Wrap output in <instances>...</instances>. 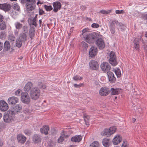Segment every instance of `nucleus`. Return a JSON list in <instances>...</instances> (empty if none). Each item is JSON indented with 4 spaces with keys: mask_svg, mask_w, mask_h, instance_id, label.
<instances>
[{
    "mask_svg": "<svg viewBox=\"0 0 147 147\" xmlns=\"http://www.w3.org/2000/svg\"><path fill=\"white\" fill-rule=\"evenodd\" d=\"M21 1L26 3L27 11L29 13L34 9L36 3L35 0H21Z\"/></svg>",
    "mask_w": 147,
    "mask_h": 147,
    "instance_id": "obj_1",
    "label": "nucleus"
},
{
    "mask_svg": "<svg viewBox=\"0 0 147 147\" xmlns=\"http://www.w3.org/2000/svg\"><path fill=\"white\" fill-rule=\"evenodd\" d=\"M96 34L95 33L91 34L85 33L83 35L84 38L85 40L88 43L92 42L96 38Z\"/></svg>",
    "mask_w": 147,
    "mask_h": 147,
    "instance_id": "obj_2",
    "label": "nucleus"
},
{
    "mask_svg": "<svg viewBox=\"0 0 147 147\" xmlns=\"http://www.w3.org/2000/svg\"><path fill=\"white\" fill-rule=\"evenodd\" d=\"M14 115L11 111H8L6 113L4 114L3 119L4 121L6 123H9L13 120Z\"/></svg>",
    "mask_w": 147,
    "mask_h": 147,
    "instance_id": "obj_3",
    "label": "nucleus"
},
{
    "mask_svg": "<svg viewBox=\"0 0 147 147\" xmlns=\"http://www.w3.org/2000/svg\"><path fill=\"white\" fill-rule=\"evenodd\" d=\"M109 61L110 63L113 66H115L117 64V61L116 56L115 53L113 51H111L109 55Z\"/></svg>",
    "mask_w": 147,
    "mask_h": 147,
    "instance_id": "obj_4",
    "label": "nucleus"
},
{
    "mask_svg": "<svg viewBox=\"0 0 147 147\" xmlns=\"http://www.w3.org/2000/svg\"><path fill=\"white\" fill-rule=\"evenodd\" d=\"M21 100L24 103L28 104L30 102V99L27 92H22Z\"/></svg>",
    "mask_w": 147,
    "mask_h": 147,
    "instance_id": "obj_5",
    "label": "nucleus"
},
{
    "mask_svg": "<svg viewBox=\"0 0 147 147\" xmlns=\"http://www.w3.org/2000/svg\"><path fill=\"white\" fill-rule=\"evenodd\" d=\"M102 70L105 72H109L111 69V67L109 63L107 62H103L100 65Z\"/></svg>",
    "mask_w": 147,
    "mask_h": 147,
    "instance_id": "obj_6",
    "label": "nucleus"
},
{
    "mask_svg": "<svg viewBox=\"0 0 147 147\" xmlns=\"http://www.w3.org/2000/svg\"><path fill=\"white\" fill-rule=\"evenodd\" d=\"M38 86L33 88L31 92H38L40 91L39 89H45L46 88V85L42 82H39L37 84Z\"/></svg>",
    "mask_w": 147,
    "mask_h": 147,
    "instance_id": "obj_7",
    "label": "nucleus"
},
{
    "mask_svg": "<svg viewBox=\"0 0 147 147\" xmlns=\"http://www.w3.org/2000/svg\"><path fill=\"white\" fill-rule=\"evenodd\" d=\"M89 65L90 69L97 70L99 68V65L97 61L95 60L90 61L89 63Z\"/></svg>",
    "mask_w": 147,
    "mask_h": 147,
    "instance_id": "obj_8",
    "label": "nucleus"
},
{
    "mask_svg": "<svg viewBox=\"0 0 147 147\" xmlns=\"http://www.w3.org/2000/svg\"><path fill=\"white\" fill-rule=\"evenodd\" d=\"M96 45L100 49H103L105 46V43L103 40L101 38L98 39L96 41Z\"/></svg>",
    "mask_w": 147,
    "mask_h": 147,
    "instance_id": "obj_9",
    "label": "nucleus"
},
{
    "mask_svg": "<svg viewBox=\"0 0 147 147\" xmlns=\"http://www.w3.org/2000/svg\"><path fill=\"white\" fill-rule=\"evenodd\" d=\"M8 104L4 100L0 101V109L3 111H6L8 109Z\"/></svg>",
    "mask_w": 147,
    "mask_h": 147,
    "instance_id": "obj_10",
    "label": "nucleus"
},
{
    "mask_svg": "<svg viewBox=\"0 0 147 147\" xmlns=\"http://www.w3.org/2000/svg\"><path fill=\"white\" fill-rule=\"evenodd\" d=\"M19 99L16 97L12 96L9 98L7 102L9 105H14L18 103Z\"/></svg>",
    "mask_w": 147,
    "mask_h": 147,
    "instance_id": "obj_11",
    "label": "nucleus"
},
{
    "mask_svg": "<svg viewBox=\"0 0 147 147\" xmlns=\"http://www.w3.org/2000/svg\"><path fill=\"white\" fill-rule=\"evenodd\" d=\"M22 109V107L21 105L18 104L13 108L12 111H11V112H12V114L14 115L20 112L21 111Z\"/></svg>",
    "mask_w": 147,
    "mask_h": 147,
    "instance_id": "obj_12",
    "label": "nucleus"
},
{
    "mask_svg": "<svg viewBox=\"0 0 147 147\" xmlns=\"http://www.w3.org/2000/svg\"><path fill=\"white\" fill-rule=\"evenodd\" d=\"M97 53V48L94 46H92L90 48L89 52V55L90 57H93L96 55Z\"/></svg>",
    "mask_w": 147,
    "mask_h": 147,
    "instance_id": "obj_13",
    "label": "nucleus"
},
{
    "mask_svg": "<svg viewBox=\"0 0 147 147\" xmlns=\"http://www.w3.org/2000/svg\"><path fill=\"white\" fill-rule=\"evenodd\" d=\"M11 9L10 5L7 3L0 4V9H2L5 12L9 11Z\"/></svg>",
    "mask_w": 147,
    "mask_h": 147,
    "instance_id": "obj_14",
    "label": "nucleus"
},
{
    "mask_svg": "<svg viewBox=\"0 0 147 147\" xmlns=\"http://www.w3.org/2000/svg\"><path fill=\"white\" fill-rule=\"evenodd\" d=\"M53 5L54 7L53 11L55 12H57L58 10H59L61 6V3L58 1L53 3Z\"/></svg>",
    "mask_w": 147,
    "mask_h": 147,
    "instance_id": "obj_15",
    "label": "nucleus"
},
{
    "mask_svg": "<svg viewBox=\"0 0 147 147\" xmlns=\"http://www.w3.org/2000/svg\"><path fill=\"white\" fill-rule=\"evenodd\" d=\"M107 75L110 82L111 83H114L116 81V78L113 74L111 71H109L108 72Z\"/></svg>",
    "mask_w": 147,
    "mask_h": 147,
    "instance_id": "obj_16",
    "label": "nucleus"
},
{
    "mask_svg": "<svg viewBox=\"0 0 147 147\" xmlns=\"http://www.w3.org/2000/svg\"><path fill=\"white\" fill-rule=\"evenodd\" d=\"M122 140L121 137L119 135H117L113 139V142L114 144L117 145Z\"/></svg>",
    "mask_w": 147,
    "mask_h": 147,
    "instance_id": "obj_17",
    "label": "nucleus"
},
{
    "mask_svg": "<svg viewBox=\"0 0 147 147\" xmlns=\"http://www.w3.org/2000/svg\"><path fill=\"white\" fill-rule=\"evenodd\" d=\"M49 130V127L47 125H45L40 128V131L41 133L44 134L45 135H47L48 134V131Z\"/></svg>",
    "mask_w": 147,
    "mask_h": 147,
    "instance_id": "obj_18",
    "label": "nucleus"
},
{
    "mask_svg": "<svg viewBox=\"0 0 147 147\" xmlns=\"http://www.w3.org/2000/svg\"><path fill=\"white\" fill-rule=\"evenodd\" d=\"M30 95L32 99L35 100L39 98L40 93V92H30Z\"/></svg>",
    "mask_w": 147,
    "mask_h": 147,
    "instance_id": "obj_19",
    "label": "nucleus"
},
{
    "mask_svg": "<svg viewBox=\"0 0 147 147\" xmlns=\"http://www.w3.org/2000/svg\"><path fill=\"white\" fill-rule=\"evenodd\" d=\"M33 86L32 83L30 82H28L26 84L24 88V90L25 91L28 92L31 90V87Z\"/></svg>",
    "mask_w": 147,
    "mask_h": 147,
    "instance_id": "obj_20",
    "label": "nucleus"
},
{
    "mask_svg": "<svg viewBox=\"0 0 147 147\" xmlns=\"http://www.w3.org/2000/svg\"><path fill=\"white\" fill-rule=\"evenodd\" d=\"M17 139L18 142L23 144L26 140V138L22 135H18L17 136Z\"/></svg>",
    "mask_w": 147,
    "mask_h": 147,
    "instance_id": "obj_21",
    "label": "nucleus"
},
{
    "mask_svg": "<svg viewBox=\"0 0 147 147\" xmlns=\"http://www.w3.org/2000/svg\"><path fill=\"white\" fill-rule=\"evenodd\" d=\"M82 139V136L80 135H79L72 137L71 139V140L73 142H79L81 141Z\"/></svg>",
    "mask_w": 147,
    "mask_h": 147,
    "instance_id": "obj_22",
    "label": "nucleus"
},
{
    "mask_svg": "<svg viewBox=\"0 0 147 147\" xmlns=\"http://www.w3.org/2000/svg\"><path fill=\"white\" fill-rule=\"evenodd\" d=\"M41 138L40 135L36 134L33 137V141L36 143H38L41 142Z\"/></svg>",
    "mask_w": 147,
    "mask_h": 147,
    "instance_id": "obj_23",
    "label": "nucleus"
},
{
    "mask_svg": "<svg viewBox=\"0 0 147 147\" xmlns=\"http://www.w3.org/2000/svg\"><path fill=\"white\" fill-rule=\"evenodd\" d=\"M109 140V139L107 138H106L103 139L102 143L104 146L106 147H108L110 145Z\"/></svg>",
    "mask_w": 147,
    "mask_h": 147,
    "instance_id": "obj_24",
    "label": "nucleus"
},
{
    "mask_svg": "<svg viewBox=\"0 0 147 147\" xmlns=\"http://www.w3.org/2000/svg\"><path fill=\"white\" fill-rule=\"evenodd\" d=\"M101 134L102 136L105 135L107 136H109L111 135L109 129H105L102 132Z\"/></svg>",
    "mask_w": 147,
    "mask_h": 147,
    "instance_id": "obj_25",
    "label": "nucleus"
},
{
    "mask_svg": "<svg viewBox=\"0 0 147 147\" xmlns=\"http://www.w3.org/2000/svg\"><path fill=\"white\" fill-rule=\"evenodd\" d=\"M35 29L34 28L31 27L30 30L29 35L31 39H32L33 38L34 36Z\"/></svg>",
    "mask_w": 147,
    "mask_h": 147,
    "instance_id": "obj_26",
    "label": "nucleus"
},
{
    "mask_svg": "<svg viewBox=\"0 0 147 147\" xmlns=\"http://www.w3.org/2000/svg\"><path fill=\"white\" fill-rule=\"evenodd\" d=\"M19 39L23 42H24L26 40V34L22 33L20 34Z\"/></svg>",
    "mask_w": 147,
    "mask_h": 147,
    "instance_id": "obj_27",
    "label": "nucleus"
},
{
    "mask_svg": "<svg viewBox=\"0 0 147 147\" xmlns=\"http://www.w3.org/2000/svg\"><path fill=\"white\" fill-rule=\"evenodd\" d=\"M133 46L136 50L139 49L140 48L139 42L136 40V39H135L134 41Z\"/></svg>",
    "mask_w": 147,
    "mask_h": 147,
    "instance_id": "obj_28",
    "label": "nucleus"
},
{
    "mask_svg": "<svg viewBox=\"0 0 147 147\" xmlns=\"http://www.w3.org/2000/svg\"><path fill=\"white\" fill-rule=\"evenodd\" d=\"M10 47V45L8 41L5 42L4 43V50L6 51H7L9 50Z\"/></svg>",
    "mask_w": 147,
    "mask_h": 147,
    "instance_id": "obj_29",
    "label": "nucleus"
},
{
    "mask_svg": "<svg viewBox=\"0 0 147 147\" xmlns=\"http://www.w3.org/2000/svg\"><path fill=\"white\" fill-rule=\"evenodd\" d=\"M99 144L97 141H94L90 146V147H99Z\"/></svg>",
    "mask_w": 147,
    "mask_h": 147,
    "instance_id": "obj_30",
    "label": "nucleus"
},
{
    "mask_svg": "<svg viewBox=\"0 0 147 147\" xmlns=\"http://www.w3.org/2000/svg\"><path fill=\"white\" fill-rule=\"evenodd\" d=\"M115 72L117 78H120L121 76V71L119 69H117L115 70Z\"/></svg>",
    "mask_w": 147,
    "mask_h": 147,
    "instance_id": "obj_31",
    "label": "nucleus"
},
{
    "mask_svg": "<svg viewBox=\"0 0 147 147\" xmlns=\"http://www.w3.org/2000/svg\"><path fill=\"white\" fill-rule=\"evenodd\" d=\"M84 120L86 123V125H89L88 121L89 120L90 117L88 115H84Z\"/></svg>",
    "mask_w": 147,
    "mask_h": 147,
    "instance_id": "obj_32",
    "label": "nucleus"
},
{
    "mask_svg": "<svg viewBox=\"0 0 147 147\" xmlns=\"http://www.w3.org/2000/svg\"><path fill=\"white\" fill-rule=\"evenodd\" d=\"M111 91L112 92H121L123 91V89L119 88H112L111 89Z\"/></svg>",
    "mask_w": 147,
    "mask_h": 147,
    "instance_id": "obj_33",
    "label": "nucleus"
},
{
    "mask_svg": "<svg viewBox=\"0 0 147 147\" xmlns=\"http://www.w3.org/2000/svg\"><path fill=\"white\" fill-rule=\"evenodd\" d=\"M65 135L64 133H62L61 135L58 139L59 143H61L63 142L64 139Z\"/></svg>",
    "mask_w": 147,
    "mask_h": 147,
    "instance_id": "obj_34",
    "label": "nucleus"
},
{
    "mask_svg": "<svg viewBox=\"0 0 147 147\" xmlns=\"http://www.w3.org/2000/svg\"><path fill=\"white\" fill-rule=\"evenodd\" d=\"M16 28L17 29H20L22 27V25L19 22H16L15 24Z\"/></svg>",
    "mask_w": 147,
    "mask_h": 147,
    "instance_id": "obj_35",
    "label": "nucleus"
},
{
    "mask_svg": "<svg viewBox=\"0 0 147 147\" xmlns=\"http://www.w3.org/2000/svg\"><path fill=\"white\" fill-rule=\"evenodd\" d=\"M73 79L74 80L77 81L82 80L83 79V78L80 76L76 75L73 77Z\"/></svg>",
    "mask_w": 147,
    "mask_h": 147,
    "instance_id": "obj_36",
    "label": "nucleus"
},
{
    "mask_svg": "<svg viewBox=\"0 0 147 147\" xmlns=\"http://www.w3.org/2000/svg\"><path fill=\"white\" fill-rule=\"evenodd\" d=\"M6 36L5 32L4 31H2L0 33V38L3 39H4Z\"/></svg>",
    "mask_w": 147,
    "mask_h": 147,
    "instance_id": "obj_37",
    "label": "nucleus"
},
{
    "mask_svg": "<svg viewBox=\"0 0 147 147\" xmlns=\"http://www.w3.org/2000/svg\"><path fill=\"white\" fill-rule=\"evenodd\" d=\"M6 26L5 22H3L0 23V29L3 30L6 28Z\"/></svg>",
    "mask_w": 147,
    "mask_h": 147,
    "instance_id": "obj_38",
    "label": "nucleus"
},
{
    "mask_svg": "<svg viewBox=\"0 0 147 147\" xmlns=\"http://www.w3.org/2000/svg\"><path fill=\"white\" fill-rule=\"evenodd\" d=\"M109 88L106 87H104L101 88L99 92H109Z\"/></svg>",
    "mask_w": 147,
    "mask_h": 147,
    "instance_id": "obj_39",
    "label": "nucleus"
},
{
    "mask_svg": "<svg viewBox=\"0 0 147 147\" xmlns=\"http://www.w3.org/2000/svg\"><path fill=\"white\" fill-rule=\"evenodd\" d=\"M31 24L32 25H34L35 27H36L37 26L36 24V17L34 18L32 20H30Z\"/></svg>",
    "mask_w": 147,
    "mask_h": 147,
    "instance_id": "obj_40",
    "label": "nucleus"
},
{
    "mask_svg": "<svg viewBox=\"0 0 147 147\" xmlns=\"http://www.w3.org/2000/svg\"><path fill=\"white\" fill-rule=\"evenodd\" d=\"M109 129L111 134H114L115 132L116 128L115 127L113 126L111 127Z\"/></svg>",
    "mask_w": 147,
    "mask_h": 147,
    "instance_id": "obj_41",
    "label": "nucleus"
},
{
    "mask_svg": "<svg viewBox=\"0 0 147 147\" xmlns=\"http://www.w3.org/2000/svg\"><path fill=\"white\" fill-rule=\"evenodd\" d=\"M22 42H23L19 39L17 40L16 44V46L18 47H20L22 45Z\"/></svg>",
    "mask_w": 147,
    "mask_h": 147,
    "instance_id": "obj_42",
    "label": "nucleus"
},
{
    "mask_svg": "<svg viewBox=\"0 0 147 147\" xmlns=\"http://www.w3.org/2000/svg\"><path fill=\"white\" fill-rule=\"evenodd\" d=\"M82 44L84 50H86L88 47V45L84 42H82Z\"/></svg>",
    "mask_w": 147,
    "mask_h": 147,
    "instance_id": "obj_43",
    "label": "nucleus"
},
{
    "mask_svg": "<svg viewBox=\"0 0 147 147\" xmlns=\"http://www.w3.org/2000/svg\"><path fill=\"white\" fill-rule=\"evenodd\" d=\"M44 7L47 11H50L53 9L52 7L51 6L45 5Z\"/></svg>",
    "mask_w": 147,
    "mask_h": 147,
    "instance_id": "obj_44",
    "label": "nucleus"
},
{
    "mask_svg": "<svg viewBox=\"0 0 147 147\" xmlns=\"http://www.w3.org/2000/svg\"><path fill=\"white\" fill-rule=\"evenodd\" d=\"M28 29L27 26H24L22 28V30L24 33L26 34L28 32Z\"/></svg>",
    "mask_w": 147,
    "mask_h": 147,
    "instance_id": "obj_45",
    "label": "nucleus"
},
{
    "mask_svg": "<svg viewBox=\"0 0 147 147\" xmlns=\"http://www.w3.org/2000/svg\"><path fill=\"white\" fill-rule=\"evenodd\" d=\"M110 30L112 34H114L115 33V29L114 27H113V26L110 25L109 26Z\"/></svg>",
    "mask_w": 147,
    "mask_h": 147,
    "instance_id": "obj_46",
    "label": "nucleus"
},
{
    "mask_svg": "<svg viewBox=\"0 0 147 147\" xmlns=\"http://www.w3.org/2000/svg\"><path fill=\"white\" fill-rule=\"evenodd\" d=\"M111 12V10H109L106 11L104 10H101L100 11V12L103 14H107Z\"/></svg>",
    "mask_w": 147,
    "mask_h": 147,
    "instance_id": "obj_47",
    "label": "nucleus"
},
{
    "mask_svg": "<svg viewBox=\"0 0 147 147\" xmlns=\"http://www.w3.org/2000/svg\"><path fill=\"white\" fill-rule=\"evenodd\" d=\"M13 8L14 9L18 11H19L20 10V7L17 4H14Z\"/></svg>",
    "mask_w": 147,
    "mask_h": 147,
    "instance_id": "obj_48",
    "label": "nucleus"
},
{
    "mask_svg": "<svg viewBox=\"0 0 147 147\" xmlns=\"http://www.w3.org/2000/svg\"><path fill=\"white\" fill-rule=\"evenodd\" d=\"M115 13L117 14H123L125 13L124 10H117L115 11Z\"/></svg>",
    "mask_w": 147,
    "mask_h": 147,
    "instance_id": "obj_49",
    "label": "nucleus"
},
{
    "mask_svg": "<svg viewBox=\"0 0 147 147\" xmlns=\"http://www.w3.org/2000/svg\"><path fill=\"white\" fill-rule=\"evenodd\" d=\"M91 26L93 28H98L99 27V25L97 23H93L92 24Z\"/></svg>",
    "mask_w": 147,
    "mask_h": 147,
    "instance_id": "obj_50",
    "label": "nucleus"
},
{
    "mask_svg": "<svg viewBox=\"0 0 147 147\" xmlns=\"http://www.w3.org/2000/svg\"><path fill=\"white\" fill-rule=\"evenodd\" d=\"M119 24V23L117 20H115L112 22V23H111V25L113 26H114V24Z\"/></svg>",
    "mask_w": 147,
    "mask_h": 147,
    "instance_id": "obj_51",
    "label": "nucleus"
},
{
    "mask_svg": "<svg viewBox=\"0 0 147 147\" xmlns=\"http://www.w3.org/2000/svg\"><path fill=\"white\" fill-rule=\"evenodd\" d=\"M83 85V84L80 83L79 84H74V86L76 88H79Z\"/></svg>",
    "mask_w": 147,
    "mask_h": 147,
    "instance_id": "obj_52",
    "label": "nucleus"
},
{
    "mask_svg": "<svg viewBox=\"0 0 147 147\" xmlns=\"http://www.w3.org/2000/svg\"><path fill=\"white\" fill-rule=\"evenodd\" d=\"M109 92H99V94L102 96H106L108 94Z\"/></svg>",
    "mask_w": 147,
    "mask_h": 147,
    "instance_id": "obj_53",
    "label": "nucleus"
},
{
    "mask_svg": "<svg viewBox=\"0 0 147 147\" xmlns=\"http://www.w3.org/2000/svg\"><path fill=\"white\" fill-rule=\"evenodd\" d=\"M89 30L88 28H85L83 29L82 30V35H84V34H85V33L87 32Z\"/></svg>",
    "mask_w": 147,
    "mask_h": 147,
    "instance_id": "obj_54",
    "label": "nucleus"
},
{
    "mask_svg": "<svg viewBox=\"0 0 147 147\" xmlns=\"http://www.w3.org/2000/svg\"><path fill=\"white\" fill-rule=\"evenodd\" d=\"M43 1L38 0V2L37 3V5H38V6H39V4L41 5L43 4Z\"/></svg>",
    "mask_w": 147,
    "mask_h": 147,
    "instance_id": "obj_55",
    "label": "nucleus"
},
{
    "mask_svg": "<svg viewBox=\"0 0 147 147\" xmlns=\"http://www.w3.org/2000/svg\"><path fill=\"white\" fill-rule=\"evenodd\" d=\"M9 39L12 41H14L15 39V37L13 36H9Z\"/></svg>",
    "mask_w": 147,
    "mask_h": 147,
    "instance_id": "obj_56",
    "label": "nucleus"
},
{
    "mask_svg": "<svg viewBox=\"0 0 147 147\" xmlns=\"http://www.w3.org/2000/svg\"><path fill=\"white\" fill-rule=\"evenodd\" d=\"M44 13V11L42 9H39V14L40 15H42Z\"/></svg>",
    "mask_w": 147,
    "mask_h": 147,
    "instance_id": "obj_57",
    "label": "nucleus"
},
{
    "mask_svg": "<svg viewBox=\"0 0 147 147\" xmlns=\"http://www.w3.org/2000/svg\"><path fill=\"white\" fill-rule=\"evenodd\" d=\"M86 7L85 6L82 5L80 6V9L81 10H84L86 9Z\"/></svg>",
    "mask_w": 147,
    "mask_h": 147,
    "instance_id": "obj_58",
    "label": "nucleus"
},
{
    "mask_svg": "<svg viewBox=\"0 0 147 147\" xmlns=\"http://www.w3.org/2000/svg\"><path fill=\"white\" fill-rule=\"evenodd\" d=\"M122 147H128V145L124 142L122 144Z\"/></svg>",
    "mask_w": 147,
    "mask_h": 147,
    "instance_id": "obj_59",
    "label": "nucleus"
},
{
    "mask_svg": "<svg viewBox=\"0 0 147 147\" xmlns=\"http://www.w3.org/2000/svg\"><path fill=\"white\" fill-rule=\"evenodd\" d=\"M3 48V44L2 43L0 42V51H1Z\"/></svg>",
    "mask_w": 147,
    "mask_h": 147,
    "instance_id": "obj_60",
    "label": "nucleus"
},
{
    "mask_svg": "<svg viewBox=\"0 0 147 147\" xmlns=\"http://www.w3.org/2000/svg\"><path fill=\"white\" fill-rule=\"evenodd\" d=\"M3 19V17L2 15L0 14V22H2Z\"/></svg>",
    "mask_w": 147,
    "mask_h": 147,
    "instance_id": "obj_61",
    "label": "nucleus"
},
{
    "mask_svg": "<svg viewBox=\"0 0 147 147\" xmlns=\"http://www.w3.org/2000/svg\"><path fill=\"white\" fill-rule=\"evenodd\" d=\"M134 94L133 95V96L134 98H137V97H136L135 96L137 95V94L136 92H134Z\"/></svg>",
    "mask_w": 147,
    "mask_h": 147,
    "instance_id": "obj_62",
    "label": "nucleus"
},
{
    "mask_svg": "<svg viewBox=\"0 0 147 147\" xmlns=\"http://www.w3.org/2000/svg\"><path fill=\"white\" fill-rule=\"evenodd\" d=\"M118 92H111V94L113 95H115L118 94Z\"/></svg>",
    "mask_w": 147,
    "mask_h": 147,
    "instance_id": "obj_63",
    "label": "nucleus"
},
{
    "mask_svg": "<svg viewBox=\"0 0 147 147\" xmlns=\"http://www.w3.org/2000/svg\"><path fill=\"white\" fill-rule=\"evenodd\" d=\"M18 32L17 30H16L15 31V34L16 35H18Z\"/></svg>",
    "mask_w": 147,
    "mask_h": 147,
    "instance_id": "obj_64",
    "label": "nucleus"
}]
</instances>
